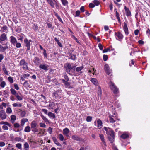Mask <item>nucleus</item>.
<instances>
[{
  "mask_svg": "<svg viewBox=\"0 0 150 150\" xmlns=\"http://www.w3.org/2000/svg\"><path fill=\"white\" fill-rule=\"evenodd\" d=\"M103 129L106 131V133L108 135V138L111 143H113L114 141L115 134L113 130L109 128L104 127Z\"/></svg>",
  "mask_w": 150,
  "mask_h": 150,
  "instance_id": "obj_1",
  "label": "nucleus"
},
{
  "mask_svg": "<svg viewBox=\"0 0 150 150\" xmlns=\"http://www.w3.org/2000/svg\"><path fill=\"white\" fill-rule=\"evenodd\" d=\"M109 86L114 93L117 94L118 92V89L115 84L111 81L109 83Z\"/></svg>",
  "mask_w": 150,
  "mask_h": 150,
  "instance_id": "obj_2",
  "label": "nucleus"
},
{
  "mask_svg": "<svg viewBox=\"0 0 150 150\" xmlns=\"http://www.w3.org/2000/svg\"><path fill=\"white\" fill-rule=\"evenodd\" d=\"M115 36L116 39L120 41L122 40L123 38V35L122 34L119 32H115Z\"/></svg>",
  "mask_w": 150,
  "mask_h": 150,
  "instance_id": "obj_3",
  "label": "nucleus"
},
{
  "mask_svg": "<svg viewBox=\"0 0 150 150\" xmlns=\"http://www.w3.org/2000/svg\"><path fill=\"white\" fill-rule=\"evenodd\" d=\"M32 41L31 40H28L27 39L24 40V42L25 46L27 47V50H29L30 49V42Z\"/></svg>",
  "mask_w": 150,
  "mask_h": 150,
  "instance_id": "obj_4",
  "label": "nucleus"
},
{
  "mask_svg": "<svg viewBox=\"0 0 150 150\" xmlns=\"http://www.w3.org/2000/svg\"><path fill=\"white\" fill-rule=\"evenodd\" d=\"M20 64L21 66H23V69H28V67L27 66L28 64L23 59L21 60L20 61Z\"/></svg>",
  "mask_w": 150,
  "mask_h": 150,
  "instance_id": "obj_5",
  "label": "nucleus"
},
{
  "mask_svg": "<svg viewBox=\"0 0 150 150\" xmlns=\"http://www.w3.org/2000/svg\"><path fill=\"white\" fill-rule=\"evenodd\" d=\"M105 70L106 73L108 75H110L112 73V71L110 69L109 66L108 64H105L104 66Z\"/></svg>",
  "mask_w": 150,
  "mask_h": 150,
  "instance_id": "obj_6",
  "label": "nucleus"
},
{
  "mask_svg": "<svg viewBox=\"0 0 150 150\" xmlns=\"http://www.w3.org/2000/svg\"><path fill=\"white\" fill-rule=\"evenodd\" d=\"M7 115L4 111L1 110L0 111V117L2 119H5L6 118Z\"/></svg>",
  "mask_w": 150,
  "mask_h": 150,
  "instance_id": "obj_7",
  "label": "nucleus"
},
{
  "mask_svg": "<svg viewBox=\"0 0 150 150\" xmlns=\"http://www.w3.org/2000/svg\"><path fill=\"white\" fill-rule=\"evenodd\" d=\"M123 29L125 35H128L129 33L127 25V24L125 22H124V23Z\"/></svg>",
  "mask_w": 150,
  "mask_h": 150,
  "instance_id": "obj_8",
  "label": "nucleus"
},
{
  "mask_svg": "<svg viewBox=\"0 0 150 150\" xmlns=\"http://www.w3.org/2000/svg\"><path fill=\"white\" fill-rule=\"evenodd\" d=\"M7 39L6 35L5 33H3L0 37V42L1 43V42L5 41Z\"/></svg>",
  "mask_w": 150,
  "mask_h": 150,
  "instance_id": "obj_9",
  "label": "nucleus"
},
{
  "mask_svg": "<svg viewBox=\"0 0 150 150\" xmlns=\"http://www.w3.org/2000/svg\"><path fill=\"white\" fill-rule=\"evenodd\" d=\"M124 9L125 10L126 15L127 16H130L131 15V14L129 9L127 8L126 6H124Z\"/></svg>",
  "mask_w": 150,
  "mask_h": 150,
  "instance_id": "obj_10",
  "label": "nucleus"
},
{
  "mask_svg": "<svg viewBox=\"0 0 150 150\" xmlns=\"http://www.w3.org/2000/svg\"><path fill=\"white\" fill-rule=\"evenodd\" d=\"M10 38L11 43L13 44L14 45H15V44L17 42L16 39L15 37L12 36L10 37Z\"/></svg>",
  "mask_w": 150,
  "mask_h": 150,
  "instance_id": "obj_11",
  "label": "nucleus"
},
{
  "mask_svg": "<svg viewBox=\"0 0 150 150\" xmlns=\"http://www.w3.org/2000/svg\"><path fill=\"white\" fill-rule=\"evenodd\" d=\"M47 1L52 7L54 8V5L56 3L54 0H47Z\"/></svg>",
  "mask_w": 150,
  "mask_h": 150,
  "instance_id": "obj_12",
  "label": "nucleus"
},
{
  "mask_svg": "<svg viewBox=\"0 0 150 150\" xmlns=\"http://www.w3.org/2000/svg\"><path fill=\"white\" fill-rule=\"evenodd\" d=\"M75 67L72 66L70 64H68L67 65V67L66 68L67 72L69 73V74H70L69 73L70 71L71 70L73 69V68H74Z\"/></svg>",
  "mask_w": 150,
  "mask_h": 150,
  "instance_id": "obj_13",
  "label": "nucleus"
},
{
  "mask_svg": "<svg viewBox=\"0 0 150 150\" xmlns=\"http://www.w3.org/2000/svg\"><path fill=\"white\" fill-rule=\"evenodd\" d=\"M39 67L47 71L48 70L49 66L45 64H41Z\"/></svg>",
  "mask_w": 150,
  "mask_h": 150,
  "instance_id": "obj_14",
  "label": "nucleus"
},
{
  "mask_svg": "<svg viewBox=\"0 0 150 150\" xmlns=\"http://www.w3.org/2000/svg\"><path fill=\"white\" fill-rule=\"evenodd\" d=\"M28 120L27 118H23L22 119L21 121V125L23 127L25 123L27 122Z\"/></svg>",
  "mask_w": 150,
  "mask_h": 150,
  "instance_id": "obj_15",
  "label": "nucleus"
},
{
  "mask_svg": "<svg viewBox=\"0 0 150 150\" xmlns=\"http://www.w3.org/2000/svg\"><path fill=\"white\" fill-rule=\"evenodd\" d=\"M37 124L35 121H33L31 123V128H33L35 127H37Z\"/></svg>",
  "mask_w": 150,
  "mask_h": 150,
  "instance_id": "obj_16",
  "label": "nucleus"
},
{
  "mask_svg": "<svg viewBox=\"0 0 150 150\" xmlns=\"http://www.w3.org/2000/svg\"><path fill=\"white\" fill-rule=\"evenodd\" d=\"M99 136L103 144L105 145H106V144L105 142V141L103 135L102 134H99Z\"/></svg>",
  "mask_w": 150,
  "mask_h": 150,
  "instance_id": "obj_17",
  "label": "nucleus"
},
{
  "mask_svg": "<svg viewBox=\"0 0 150 150\" xmlns=\"http://www.w3.org/2000/svg\"><path fill=\"white\" fill-rule=\"evenodd\" d=\"M97 124H98V129H100L102 126V122L101 120L100 119H98V120L97 121Z\"/></svg>",
  "mask_w": 150,
  "mask_h": 150,
  "instance_id": "obj_18",
  "label": "nucleus"
},
{
  "mask_svg": "<svg viewBox=\"0 0 150 150\" xmlns=\"http://www.w3.org/2000/svg\"><path fill=\"white\" fill-rule=\"evenodd\" d=\"M71 138L73 139L76 141H80L81 140V138L79 137L78 136L75 135H72L71 137Z\"/></svg>",
  "mask_w": 150,
  "mask_h": 150,
  "instance_id": "obj_19",
  "label": "nucleus"
},
{
  "mask_svg": "<svg viewBox=\"0 0 150 150\" xmlns=\"http://www.w3.org/2000/svg\"><path fill=\"white\" fill-rule=\"evenodd\" d=\"M29 145L27 142H25L24 144V150H29Z\"/></svg>",
  "mask_w": 150,
  "mask_h": 150,
  "instance_id": "obj_20",
  "label": "nucleus"
},
{
  "mask_svg": "<svg viewBox=\"0 0 150 150\" xmlns=\"http://www.w3.org/2000/svg\"><path fill=\"white\" fill-rule=\"evenodd\" d=\"M55 104L53 102H50L49 105V108L50 109H53V107L55 106Z\"/></svg>",
  "mask_w": 150,
  "mask_h": 150,
  "instance_id": "obj_21",
  "label": "nucleus"
},
{
  "mask_svg": "<svg viewBox=\"0 0 150 150\" xmlns=\"http://www.w3.org/2000/svg\"><path fill=\"white\" fill-rule=\"evenodd\" d=\"M30 74H24L21 76V79L23 80H24V79L26 78L29 77Z\"/></svg>",
  "mask_w": 150,
  "mask_h": 150,
  "instance_id": "obj_22",
  "label": "nucleus"
},
{
  "mask_svg": "<svg viewBox=\"0 0 150 150\" xmlns=\"http://www.w3.org/2000/svg\"><path fill=\"white\" fill-rule=\"evenodd\" d=\"M91 81L95 85H97L98 83L97 80L95 78H92L91 80Z\"/></svg>",
  "mask_w": 150,
  "mask_h": 150,
  "instance_id": "obj_23",
  "label": "nucleus"
},
{
  "mask_svg": "<svg viewBox=\"0 0 150 150\" xmlns=\"http://www.w3.org/2000/svg\"><path fill=\"white\" fill-rule=\"evenodd\" d=\"M2 70L4 73L6 75H8V71H7L6 69V68L5 65H3L2 66Z\"/></svg>",
  "mask_w": 150,
  "mask_h": 150,
  "instance_id": "obj_24",
  "label": "nucleus"
},
{
  "mask_svg": "<svg viewBox=\"0 0 150 150\" xmlns=\"http://www.w3.org/2000/svg\"><path fill=\"white\" fill-rule=\"evenodd\" d=\"M113 117H114V116L112 115H110L109 117L110 122L112 123H114L115 122V121L113 118Z\"/></svg>",
  "mask_w": 150,
  "mask_h": 150,
  "instance_id": "obj_25",
  "label": "nucleus"
},
{
  "mask_svg": "<svg viewBox=\"0 0 150 150\" xmlns=\"http://www.w3.org/2000/svg\"><path fill=\"white\" fill-rule=\"evenodd\" d=\"M62 81L63 83H64L65 85L68 87H69L70 86V85L69 83L67 81H66L64 79H62Z\"/></svg>",
  "mask_w": 150,
  "mask_h": 150,
  "instance_id": "obj_26",
  "label": "nucleus"
},
{
  "mask_svg": "<svg viewBox=\"0 0 150 150\" xmlns=\"http://www.w3.org/2000/svg\"><path fill=\"white\" fill-rule=\"evenodd\" d=\"M20 116L21 117H24L25 114H26V112L25 111H23L22 110H21L20 112Z\"/></svg>",
  "mask_w": 150,
  "mask_h": 150,
  "instance_id": "obj_27",
  "label": "nucleus"
},
{
  "mask_svg": "<svg viewBox=\"0 0 150 150\" xmlns=\"http://www.w3.org/2000/svg\"><path fill=\"white\" fill-rule=\"evenodd\" d=\"M0 124L1 125H5L10 127H11V125L9 123L6 122L1 121L0 122Z\"/></svg>",
  "mask_w": 150,
  "mask_h": 150,
  "instance_id": "obj_28",
  "label": "nucleus"
},
{
  "mask_svg": "<svg viewBox=\"0 0 150 150\" xmlns=\"http://www.w3.org/2000/svg\"><path fill=\"white\" fill-rule=\"evenodd\" d=\"M98 94L100 97H101L102 95V91L100 87H98Z\"/></svg>",
  "mask_w": 150,
  "mask_h": 150,
  "instance_id": "obj_29",
  "label": "nucleus"
},
{
  "mask_svg": "<svg viewBox=\"0 0 150 150\" xmlns=\"http://www.w3.org/2000/svg\"><path fill=\"white\" fill-rule=\"evenodd\" d=\"M31 130L30 127L29 126H27L24 129V131L27 132H29Z\"/></svg>",
  "mask_w": 150,
  "mask_h": 150,
  "instance_id": "obj_30",
  "label": "nucleus"
},
{
  "mask_svg": "<svg viewBox=\"0 0 150 150\" xmlns=\"http://www.w3.org/2000/svg\"><path fill=\"white\" fill-rule=\"evenodd\" d=\"M48 116L50 117H52L53 118H54L55 117V114L52 112H49L48 114Z\"/></svg>",
  "mask_w": 150,
  "mask_h": 150,
  "instance_id": "obj_31",
  "label": "nucleus"
},
{
  "mask_svg": "<svg viewBox=\"0 0 150 150\" xmlns=\"http://www.w3.org/2000/svg\"><path fill=\"white\" fill-rule=\"evenodd\" d=\"M10 91L11 93L13 95H14L15 96L18 94V93H17L16 91L13 88H11L10 89Z\"/></svg>",
  "mask_w": 150,
  "mask_h": 150,
  "instance_id": "obj_32",
  "label": "nucleus"
},
{
  "mask_svg": "<svg viewBox=\"0 0 150 150\" xmlns=\"http://www.w3.org/2000/svg\"><path fill=\"white\" fill-rule=\"evenodd\" d=\"M54 15L55 16L57 17V19L59 20L60 21L63 23L62 21V20L61 18L59 16L58 14L55 12H54Z\"/></svg>",
  "mask_w": 150,
  "mask_h": 150,
  "instance_id": "obj_33",
  "label": "nucleus"
},
{
  "mask_svg": "<svg viewBox=\"0 0 150 150\" xmlns=\"http://www.w3.org/2000/svg\"><path fill=\"white\" fill-rule=\"evenodd\" d=\"M53 140L57 146H61V144L59 143L58 141H57V139H56V138H53Z\"/></svg>",
  "mask_w": 150,
  "mask_h": 150,
  "instance_id": "obj_34",
  "label": "nucleus"
},
{
  "mask_svg": "<svg viewBox=\"0 0 150 150\" xmlns=\"http://www.w3.org/2000/svg\"><path fill=\"white\" fill-rule=\"evenodd\" d=\"M116 16L117 18V20L119 22H120L121 20L120 18V15L119 13L117 12V11H116Z\"/></svg>",
  "mask_w": 150,
  "mask_h": 150,
  "instance_id": "obj_35",
  "label": "nucleus"
},
{
  "mask_svg": "<svg viewBox=\"0 0 150 150\" xmlns=\"http://www.w3.org/2000/svg\"><path fill=\"white\" fill-rule=\"evenodd\" d=\"M12 110L11 108L10 107H8L7 108L6 110V112L7 113L10 114L12 112Z\"/></svg>",
  "mask_w": 150,
  "mask_h": 150,
  "instance_id": "obj_36",
  "label": "nucleus"
},
{
  "mask_svg": "<svg viewBox=\"0 0 150 150\" xmlns=\"http://www.w3.org/2000/svg\"><path fill=\"white\" fill-rule=\"evenodd\" d=\"M128 136V135L127 134H123L121 135V137L122 138L124 139L127 138Z\"/></svg>",
  "mask_w": 150,
  "mask_h": 150,
  "instance_id": "obj_37",
  "label": "nucleus"
},
{
  "mask_svg": "<svg viewBox=\"0 0 150 150\" xmlns=\"http://www.w3.org/2000/svg\"><path fill=\"white\" fill-rule=\"evenodd\" d=\"M64 6H66L68 4V2L67 0H61Z\"/></svg>",
  "mask_w": 150,
  "mask_h": 150,
  "instance_id": "obj_38",
  "label": "nucleus"
},
{
  "mask_svg": "<svg viewBox=\"0 0 150 150\" xmlns=\"http://www.w3.org/2000/svg\"><path fill=\"white\" fill-rule=\"evenodd\" d=\"M41 116L43 120H44L45 122H47L48 123L49 122L48 120L43 115H41Z\"/></svg>",
  "mask_w": 150,
  "mask_h": 150,
  "instance_id": "obj_39",
  "label": "nucleus"
},
{
  "mask_svg": "<svg viewBox=\"0 0 150 150\" xmlns=\"http://www.w3.org/2000/svg\"><path fill=\"white\" fill-rule=\"evenodd\" d=\"M63 132L64 134H67L69 132V130L68 128H66L63 129Z\"/></svg>",
  "mask_w": 150,
  "mask_h": 150,
  "instance_id": "obj_40",
  "label": "nucleus"
},
{
  "mask_svg": "<svg viewBox=\"0 0 150 150\" xmlns=\"http://www.w3.org/2000/svg\"><path fill=\"white\" fill-rule=\"evenodd\" d=\"M15 96L16 97L18 100L21 101L22 100V98L20 96H19L18 93Z\"/></svg>",
  "mask_w": 150,
  "mask_h": 150,
  "instance_id": "obj_41",
  "label": "nucleus"
},
{
  "mask_svg": "<svg viewBox=\"0 0 150 150\" xmlns=\"http://www.w3.org/2000/svg\"><path fill=\"white\" fill-rule=\"evenodd\" d=\"M94 4L96 6H98L100 4V2L99 1L97 0H94L93 1Z\"/></svg>",
  "mask_w": 150,
  "mask_h": 150,
  "instance_id": "obj_42",
  "label": "nucleus"
},
{
  "mask_svg": "<svg viewBox=\"0 0 150 150\" xmlns=\"http://www.w3.org/2000/svg\"><path fill=\"white\" fill-rule=\"evenodd\" d=\"M83 68V66H81L80 67H78L76 68V71L77 72H79L82 70Z\"/></svg>",
  "mask_w": 150,
  "mask_h": 150,
  "instance_id": "obj_43",
  "label": "nucleus"
},
{
  "mask_svg": "<svg viewBox=\"0 0 150 150\" xmlns=\"http://www.w3.org/2000/svg\"><path fill=\"white\" fill-rule=\"evenodd\" d=\"M92 119V117L90 116H88L86 118V121L88 122H91Z\"/></svg>",
  "mask_w": 150,
  "mask_h": 150,
  "instance_id": "obj_44",
  "label": "nucleus"
},
{
  "mask_svg": "<svg viewBox=\"0 0 150 150\" xmlns=\"http://www.w3.org/2000/svg\"><path fill=\"white\" fill-rule=\"evenodd\" d=\"M12 105L14 107H21L22 106V105L21 104H17L16 103H14L12 104Z\"/></svg>",
  "mask_w": 150,
  "mask_h": 150,
  "instance_id": "obj_45",
  "label": "nucleus"
},
{
  "mask_svg": "<svg viewBox=\"0 0 150 150\" xmlns=\"http://www.w3.org/2000/svg\"><path fill=\"white\" fill-rule=\"evenodd\" d=\"M13 146L10 144H9L8 145V146L7 147L6 150H10L11 148H13Z\"/></svg>",
  "mask_w": 150,
  "mask_h": 150,
  "instance_id": "obj_46",
  "label": "nucleus"
},
{
  "mask_svg": "<svg viewBox=\"0 0 150 150\" xmlns=\"http://www.w3.org/2000/svg\"><path fill=\"white\" fill-rule=\"evenodd\" d=\"M80 11L79 10H77L76 11L75 13V15L74 16L75 17H78L80 15Z\"/></svg>",
  "mask_w": 150,
  "mask_h": 150,
  "instance_id": "obj_47",
  "label": "nucleus"
},
{
  "mask_svg": "<svg viewBox=\"0 0 150 150\" xmlns=\"http://www.w3.org/2000/svg\"><path fill=\"white\" fill-rule=\"evenodd\" d=\"M69 59L74 60L76 59V56L74 55H71L69 57Z\"/></svg>",
  "mask_w": 150,
  "mask_h": 150,
  "instance_id": "obj_48",
  "label": "nucleus"
},
{
  "mask_svg": "<svg viewBox=\"0 0 150 150\" xmlns=\"http://www.w3.org/2000/svg\"><path fill=\"white\" fill-rule=\"evenodd\" d=\"M6 85V84L5 82L4 81H3L1 83L0 85L2 88H4L5 87Z\"/></svg>",
  "mask_w": 150,
  "mask_h": 150,
  "instance_id": "obj_49",
  "label": "nucleus"
},
{
  "mask_svg": "<svg viewBox=\"0 0 150 150\" xmlns=\"http://www.w3.org/2000/svg\"><path fill=\"white\" fill-rule=\"evenodd\" d=\"M16 146L19 149H21L22 148L21 144L20 143L17 144L16 145Z\"/></svg>",
  "mask_w": 150,
  "mask_h": 150,
  "instance_id": "obj_50",
  "label": "nucleus"
},
{
  "mask_svg": "<svg viewBox=\"0 0 150 150\" xmlns=\"http://www.w3.org/2000/svg\"><path fill=\"white\" fill-rule=\"evenodd\" d=\"M31 129H32V131L33 132H38V129L37 128V127H35V128H31Z\"/></svg>",
  "mask_w": 150,
  "mask_h": 150,
  "instance_id": "obj_51",
  "label": "nucleus"
},
{
  "mask_svg": "<svg viewBox=\"0 0 150 150\" xmlns=\"http://www.w3.org/2000/svg\"><path fill=\"white\" fill-rule=\"evenodd\" d=\"M59 139L61 141H63L64 138L62 134H59Z\"/></svg>",
  "mask_w": 150,
  "mask_h": 150,
  "instance_id": "obj_52",
  "label": "nucleus"
},
{
  "mask_svg": "<svg viewBox=\"0 0 150 150\" xmlns=\"http://www.w3.org/2000/svg\"><path fill=\"white\" fill-rule=\"evenodd\" d=\"M8 81L11 83H12L13 82V80L12 77H8Z\"/></svg>",
  "mask_w": 150,
  "mask_h": 150,
  "instance_id": "obj_53",
  "label": "nucleus"
},
{
  "mask_svg": "<svg viewBox=\"0 0 150 150\" xmlns=\"http://www.w3.org/2000/svg\"><path fill=\"white\" fill-rule=\"evenodd\" d=\"M15 140L18 142L22 141L23 140L20 137H16L15 138Z\"/></svg>",
  "mask_w": 150,
  "mask_h": 150,
  "instance_id": "obj_54",
  "label": "nucleus"
},
{
  "mask_svg": "<svg viewBox=\"0 0 150 150\" xmlns=\"http://www.w3.org/2000/svg\"><path fill=\"white\" fill-rule=\"evenodd\" d=\"M5 145V143L3 142H0V147H3Z\"/></svg>",
  "mask_w": 150,
  "mask_h": 150,
  "instance_id": "obj_55",
  "label": "nucleus"
},
{
  "mask_svg": "<svg viewBox=\"0 0 150 150\" xmlns=\"http://www.w3.org/2000/svg\"><path fill=\"white\" fill-rule=\"evenodd\" d=\"M11 120L14 121L16 119V117L14 115H12L11 116Z\"/></svg>",
  "mask_w": 150,
  "mask_h": 150,
  "instance_id": "obj_56",
  "label": "nucleus"
},
{
  "mask_svg": "<svg viewBox=\"0 0 150 150\" xmlns=\"http://www.w3.org/2000/svg\"><path fill=\"white\" fill-rule=\"evenodd\" d=\"M43 51H44V52H43V54L44 56L45 57L47 58V53H46V50L45 49H44Z\"/></svg>",
  "mask_w": 150,
  "mask_h": 150,
  "instance_id": "obj_57",
  "label": "nucleus"
},
{
  "mask_svg": "<svg viewBox=\"0 0 150 150\" xmlns=\"http://www.w3.org/2000/svg\"><path fill=\"white\" fill-rule=\"evenodd\" d=\"M103 60L105 61H106L108 59V57L107 55H103Z\"/></svg>",
  "mask_w": 150,
  "mask_h": 150,
  "instance_id": "obj_58",
  "label": "nucleus"
},
{
  "mask_svg": "<svg viewBox=\"0 0 150 150\" xmlns=\"http://www.w3.org/2000/svg\"><path fill=\"white\" fill-rule=\"evenodd\" d=\"M16 46L17 48H20L21 46V44L19 42H16Z\"/></svg>",
  "mask_w": 150,
  "mask_h": 150,
  "instance_id": "obj_59",
  "label": "nucleus"
},
{
  "mask_svg": "<svg viewBox=\"0 0 150 150\" xmlns=\"http://www.w3.org/2000/svg\"><path fill=\"white\" fill-rule=\"evenodd\" d=\"M40 61L39 58L37 57H35V60L34 61V62L35 63H36Z\"/></svg>",
  "mask_w": 150,
  "mask_h": 150,
  "instance_id": "obj_60",
  "label": "nucleus"
},
{
  "mask_svg": "<svg viewBox=\"0 0 150 150\" xmlns=\"http://www.w3.org/2000/svg\"><path fill=\"white\" fill-rule=\"evenodd\" d=\"M2 128L4 130H8V126L5 125L3 126H2Z\"/></svg>",
  "mask_w": 150,
  "mask_h": 150,
  "instance_id": "obj_61",
  "label": "nucleus"
},
{
  "mask_svg": "<svg viewBox=\"0 0 150 150\" xmlns=\"http://www.w3.org/2000/svg\"><path fill=\"white\" fill-rule=\"evenodd\" d=\"M40 127H42L45 128L46 127L45 124L43 123H40Z\"/></svg>",
  "mask_w": 150,
  "mask_h": 150,
  "instance_id": "obj_62",
  "label": "nucleus"
},
{
  "mask_svg": "<svg viewBox=\"0 0 150 150\" xmlns=\"http://www.w3.org/2000/svg\"><path fill=\"white\" fill-rule=\"evenodd\" d=\"M47 25L48 28H53L52 25L50 23H46Z\"/></svg>",
  "mask_w": 150,
  "mask_h": 150,
  "instance_id": "obj_63",
  "label": "nucleus"
},
{
  "mask_svg": "<svg viewBox=\"0 0 150 150\" xmlns=\"http://www.w3.org/2000/svg\"><path fill=\"white\" fill-rule=\"evenodd\" d=\"M14 126L15 128H18L20 127V125L18 123H16L14 124Z\"/></svg>",
  "mask_w": 150,
  "mask_h": 150,
  "instance_id": "obj_64",
  "label": "nucleus"
}]
</instances>
